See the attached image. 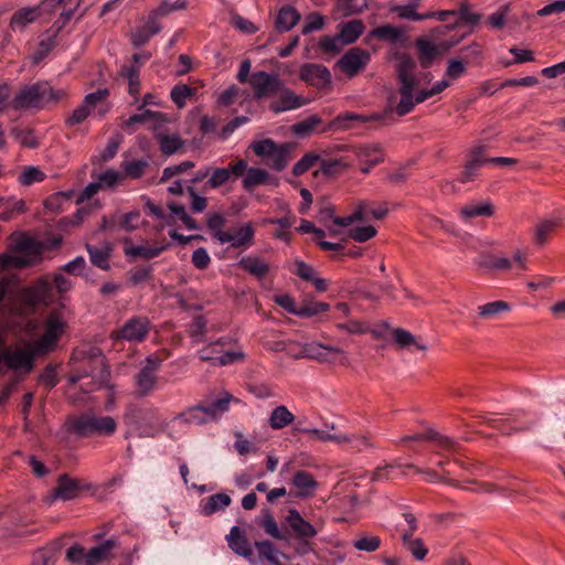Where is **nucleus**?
Here are the masks:
<instances>
[{"instance_id":"1","label":"nucleus","mask_w":565,"mask_h":565,"mask_svg":"<svg viewBox=\"0 0 565 565\" xmlns=\"http://www.w3.org/2000/svg\"><path fill=\"white\" fill-rule=\"evenodd\" d=\"M42 246L33 237L21 234L12 246V253L0 255V267L2 269H21L35 265L41 260Z\"/></svg>"},{"instance_id":"2","label":"nucleus","mask_w":565,"mask_h":565,"mask_svg":"<svg viewBox=\"0 0 565 565\" xmlns=\"http://www.w3.org/2000/svg\"><path fill=\"white\" fill-rule=\"evenodd\" d=\"M64 94L63 90L55 92L46 82H38L23 86L11 100L10 106L14 110L43 108L46 104L61 99Z\"/></svg>"},{"instance_id":"3","label":"nucleus","mask_w":565,"mask_h":565,"mask_svg":"<svg viewBox=\"0 0 565 565\" xmlns=\"http://www.w3.org/2000/svg\"><path fill=\"white\" fill-rule=\"evenodd\" d=\"M117 423L111 416H96L92 413L82 414L70 422L71 433L79 437L109 436L115 433Z\"/></svg>"},{"instance_id":"4","label":"nucleus","mask_w":565,"mask_h":565,"mask_svg":"<svg viewBox=\"0 0 565 565\" xmlns=\"http://www.w3.org/2000/svg\"><path fill=\"white\" fill-rule=\"evenodd\" d=\"M109 376V369L105 364L104 358L99 356L98 359L89 360L87 365L74 371L70 375V382L75 384L86 379H90L88 382L81 384V388L85 393H90L106 385Z\"/></svg>"},{"instance_id":"5","label":"nucleus","mask_w":565,"mask_h":565,"mask_svg":"<svg viewBox=\"0 0 565 565\" xmlns=\"http://www.w3.org/2000/svg\"><path fill=\"white\" fill-rule=\"evenodd\" d=\"M150 331V322L146 317H132L111 333L114 340L142 342Z\"/></svg>"},{"instance_id":"6","label":"nucleus","mask_w":565,"mask_h":565,"mask_svg":"<svg viewBox=\"0 0 565 565\" xmlns=\"http://www.w3.org/2000/svg\"><path fill=\"white\" fill-rule=\"evenodd\" d=\"M249 84L254 89L256 99L276 96L280 86H282V82L277 74L264 71L253 73L249 77Z\"/></svg>"},{"instance_id":"7","label":"nucleus","mask_w":565,"mask_h":565,"mask_svg":"<svg viewBox=\"0 0 565 565\" xmlns=\"http://www.w3.org/2000/svg\"><path fill=\"white\" fill-rule=\"evenodd\" d=\"M161 360L153 355H149L145 365L135 375V383L140 395H149L156 387L157 373L160 370Z\"/></svg>"},{"instance_id":"8","label":"nucleus","mask_w":565,"mask_h":565,"mask_svg":"<svg viewBox=\"0 0 565 565\" xmlns=\"http://www.w3.org/2000/svg\"><path fill=\"white\" fill-rule=\"evenodd\" d=\"M221 244L231 243L233 248H247L253 245L255 231L252 223L232 231H217L213 234Z\"/></svg>"},{"instance_id":"9","label":"nucleus","mask_w":565,"mask_h":565,"mask_svg":"<svg viewBox=\"0 0 565 565\" xmlns=\"http://www.w3.org/2000/svg\"><path fill=\"white\" fill-rule=\"evenodd\" d=\"M23 297L31 306L50 305L54 299L52 281L47 277L38 279L25 288Z\"/></svg>"},{"instance_id":"10","label":"nucleus","mask_w":565,"mask_h":565,"mask_svg":"<svg viewBox=\"0 0 565 565\" xmlns=\"http://www.w3.org/2000/svg\"><path fill=\"white\" fill-rule=\"evenodd\" d=\"M234 397L228 392H222L213 399H204L199 405L201 406L202 414H204L207 423L218 420L223 414L230 409L231 402Z\"/></svg>"},{"instance_id":"11","label":"nucleus","mask_w":565,"mask_h":565,"mask_svg":"<svg viewBox=\"0 0 565 565\" xmlns=\"http://www.w3.org/2000/svg\"><path fill=\"white\" fill-rule=\"evenodd\" d=\"M370 57L366 50L352 47L340 58L339 66L349 76H354L367 65Z\"/></svg>"},{"instance_id":"12","label":"nucleus","mask_w":565,"mask_h":565,"mask_svg":"<svg viewBox=\"0 0 565 565\" xmlns=\"http://www.w3.org/2000/svg\"><path fill=\"white\" fill-rule=\"evenodd\" d=\"M278 99L269 105V109L275 113H284L302 107L307 104V99L301 95L295 94L291 89L280 86V90L277 94Z\"/></svg>"},{"instance_id":"13","label":"nucleus","mask_w":565,"mask_h":565,"mask_svg":"<svg viewBox=\"0 0 565 565\" xmlns=\"http://www.w3.org/2000/svg\"><path fill=\"white\" fill-rule=\"evenodd\" d=\"M300 78L309 85L323 87L331 82L330 71L322 64L307 63L300 67Z\"/></svg>"},{"instance_id":"14","label":"nucleus","mask_w":565,"mask_h":565,"mask_svg":"<svg viewBox=\"0 0 565 565\" xmlns=\"http://www.w3.org/2000/svg\"><path fill=\"white\" fill-rule=\"evenodd\" d=\"M489 158L484 157V147L476 146L471 149L469 159L460 177V182L466 183L471 181L477 174L479 169L488 163Z\"/></svg>"},{"instance_id":"15","label":"nucleus","mask_w":565,"mask_h":565,"mask_svg":"<svg viewBox=\"0 0 565 565\" xmlns=\"http://www.w3.org/2000/svg\"><path fill=\"white\" fill-rule=\"evenodd\" d=\"M161 31L159 20L149 13L146 22L131 33V42L136 47H140L149 42V40Z\"/></svg>"},{"instance_id":"16","label":"nucleus","mask_w":565,"mask_h":565,"mask_svg":"<svg viewBox=\"0 0 565 565\" xmlns=\"http://www.w3.org/2000/svg\"><path fill=\"white\" fill-rule=\"evenodd\" d=\"M286 521L300 540L312 539L317 535L315 526L306 521L296 509L288 511Z\"/></svg>"},{"instance_id":"17","label":"nucleus","mask_w":565,"mask_h":565,"mask_svg":"<svg viewBox=\"0 0 565 565\" xmlns=\"http://www.w3.org/2000/svg\"><path fill=\"white\" fill-rule=\"evenodd\" d=\"M396 58L398 60L396 73L399 85L417 86L418 81L414 74L415 61L407 54H397Z\"/></svg>"},{"instance_id":"18","label":"nucleus","mask_w":565,"mask_h":565,"mask_svg":"<svg viewBox=\"0 0 565 565\" xmlns=\"http://www.w3.org/2000/svg\"><path fill=\"white\" fill-rule=\"evenodd\" d=\"M118 546L117 540L108 539L102 544L92 547L86 553V565H98L114 557L113 551Z\"/></svg>"},{"instance_id":"19","label":"nucleus","mask_w":565,"mask_h":565,"mask_svg":"<svg viewBox=\"0 0 565 565\" xmlns=\"http://www.w3.org/2000/svg\"><path fill=\"white\" fill-rule=\"evenodd\" d=\"M367 38H376L391 44L404 43L406 40L404 28L392 24L381 25L371 30Z\"/></svg>"},{"instance_id":"20","label":"nucleus","mask_w":565,"mask_h":565,"mask_svg":"<svg viewBox=\"0 0 565 565\" xmlns=\"http://www.w3.org/2000/svg\"><path fill=\"white\" fill-rule=\"evenodd\" d=\"M230 548L239 556L249 558L253 556V550L246 536L238 526H233L226 535Z\"/></svg>"},{"instance_id":"21","label":"nucleus","mask_w":565,"mask_h":565,"mask_svg":"<svg viewBox=\"0 0 565 565\" xmlns=\"http://www.w3.org/2000/svg\"><path fill=\"white\" fill-rule=\"evenodd\" d=\"M402 440L403 441L431 440V441H435L439 448H441L444 450H449V451L456 450V447H457V443L452 438H450L448 436H443L433 429L427 430L425 434L407 435V436L403 437Z\"/></svg>"},{"instance_id":"22","label":"nucleus","mask_w":565,"mask_h":565,"mask_svg":"<svg viewBox=\"0 0 565 565\" xmlns=\"http://www.w3.org/2000/svg\"><path fill=\"white\" fill-rule=\"evenodd\" d=\"M416 47L418 50V60L423 68L431 66L434 60L441 54L438 44H434L426 38H418L416 40Z\"/></svg>"},{"instance_id":"23","label":"nucleus","mask_w":565,"mask_h":565,"mask_svg":"<svg viewBox=\"0 0 565 565\" xmlns=\"http://www.w3.org/2000/svg\"><path fill=\"white\" fill-rule=\"evenodd\" d=\"M473 263L479 269L487 271H504L509 270L512 266V263L509 258L495 257L489 253L481 254L473 260Z\"/></svg>"},{"instance_id":"24","label":"nucleus","mask_w":565,"mask_h":565,"mask_svg":"<svg viewBox=\"0 0 565 565\" xmlns=\"http://www.w3.org/2000/svg\"><path fill=\"white\" fill-rule=\"evenodd\" d=\"M169 247V244L164 245H128V242H125L124 253L128 257H139L146 260L158 257L163 250Z\"/></svg>"},{"instance_id":"25","label":"nucleus","mask_w":565,"mask_h":565,"mask_svg":"<svg viewBox=\"0 0 565 565\" xmlns=\"http://www.w3.org/2000/svg\"><path fill=\"white\" fill-rule=\"evenodd\" d=\"M355 154L361 163L371 167L384 161V153L379 143L360 146L356 148Z\"/></svg>"},{"instance_id":"26","label":"nucleus","mask_w":565,"mask_h":565,"mask_svg":"<svg viewBox=\"0 0 565 565\" xmlns=\"http://www.w3.org/2000/svg\"><path fill=\"white\" fill-rule=\"evenodd\" d=\"M77 480L70 478L67 475L58 477L57 486L54 489V497L64 501L76 498L79 493Z\"/></svg>"},{"instance_id":"27","label":"nucleus","mask_w":565,"mask_h":565,"mask_svg":"<svg viewBox=\"0 0 565 565\" xmlns=\"http://www.w3.org/2000/svg\"><path fill=\"white\" fill-rule=\"evenodd\" d=\"M364 24L361 20H351L339 25V39L341 43L352 44L354 43L364 32Z\"/></svg>"},{"instance_id":"28","label":"nucleus","mask_w":565,"mask_h":565,"mask_svg":"<svg viewBox=\"0 0 565 565\" xmlns=\"http://www.w3.org/2000/svg\"><path fill=\"white\" fill-rule=\"evenodd\" d=\"M42 11L40 7L24 8L14 12L10 25L12 30H24L30 23L34 22Z\"/></svg>"},{"instance_id":"29","label":"nucleus","mask_w":565,"mask_h":565,"mask_svg":"<svg viewBox=\"0 0 565 565\" xmlns=\"http://www.w3.org/2000/svg\"><path fill=\"white\" fill-rule=\"evenodd\" d=\"M456 15H458L457 22L451 26H439L436 29V32L439 34H444L446 30L454 29L460 24H468L475 26L479 23L481 17L478 13L470 11V6L467 2L460 4L458 10H456Z\"/></svg>"},{"instance_id":"30","label":"nucleus","mask_w":565,"mask_h":565,"mask_svg":"<svg viewBox=\"0 0 565 565\" xmlns=\"http://www.w3.org/2000/svg\"><path fill=\"white\" fill-rule=\"evenodd\" d=\"M291 483L297 488L299 497L312 495L318 486L312 475L303 470H299L294 475Z\"/></svg>"},{"instance_id":"31","label":"nucleus","mask_w":565,"mask_h":565,"mask_svg":"<svg viewBox=\"0 0 565 565\" xmlns=\"http://www.w3.org/2000/svg\"><path fill=\"white\" fill-rule=\"evenodd\" d=\"M259 524L263 526L265 533L269 536L280 541H289L290 536L288 531H282L279 529L275 518L269 510H263Z\"/></svg>"},{"instance_id":"32","label":"nucleus","mask_w":565,"mask_h":565,"mask_svg":"<svg viewBox=\"0 0 565 565\" xmlns=\"http://www.w3.org/2000/svg\"><path fill=\"white\" fill-rule=\"evenodd\" d=\"M300 13L291 6L282 7L276 19V28L281 32L291 30L300 21Z\"/></svg>"},{"instance_id":"33","label":"nucleus","mask_w":565,"mask_h":565,"mask_svg":"<svg viewBox=\"0 0 565 565\" xmlns=\"http://www.w3.org/2000/svg\"><path fill=\"white\" fill-rule=\"evenodd\" d=\"M295 420V415L285 405L275 407L268 418L271 429L279 430L289 426Z\"/></svg>"},{"instance_id":"34","label":"nucleus","mask_w":565,"mask_h":565,"mask_svg":"<svg viewBox=\"0 0 565 565\" xmlns=\"http://www.w3.org/2000/svg\"><path fill=\"white\" fill-rule=\"evenodd\" d=\"M238 266L258 279L264 278L269 271L268 264H266L257 256L243 257L238 262Z\"/></svg>"},{"instance_id":"35","label":"nucleus","mask_w":565,"mask_h":565,"mask_svg":"<svg viewBox=\"0 0 565 565\" xmlns=\"http://www.w3.org/2000/svg\"><path fill=\"white\" fill-rule=\"evenodd\" d=\"M232 502V499L226 493H216L205 499L201 505V511L204 515H211L217 511L225 510Z\"/></svg>"},{"instance_id":"36","label":"nucleus","mask_w":565,"mask_h":565,"mask_svg":"<svg viewBox=\"0 0 565 565\" xmlns=\"http://www.w3.org/2000/svg\"><path fill=\"white\" fill-rule=\"evenodd\" d=\"M493 214V205L489 201L472 202L460 210V216L468 221L477 216H491Z\"/></svg>"},{"instance_id":"37","label":"nucleus","mask_w":565,"mask_h":565,"mask_svg":"<svg viewBox=\"0 0 565 565\" xmlns=\"http://www.w3.org/2000/svg\"><path fill=\"white\" fill-rule=\"evenodd\" d=\"M415 87L416 86H411V85H399L398 90L401 94V99L395 107V111L399 117L405 116L408 113H411L413 110V108L415 107V105L417 104L414 98Z\"/></svg>"},{"instance_id":"38","label":"nucleus","mask_w":565,"mask_h":565,"mask_svg":"<svg viewBox=\"0 0 565 565\" xmlns=\"http://www.w3.org/2000/svg\"><path fill=\"white\" fill-rule=\"evenodd\" d=\"M119 76L127 79L128 92L137 100L140 90L139 65H122L119 71Z\"/></svg>"},{"instance_id":"39","label":"nucleus","mask_w":565,"mask_h":565,"mask_svg":"<svg viewBox=\"0 0 565 565\" xmlns=\"http://www.w3.org/2000/svg\"><path fill=\"white\" fill-rule=\"evenodd\" d=\"M119 76L127 79L128 92L137 100L140 90L139 65H122L119 71Z\"/></svg>"},{"instance_id":"40","label":"nucleus","mask_w":565,"mask_h":565,"mask_svg":"<svg viewBox=\"0 0 565 565\" xmlns=\"http://www.w3.org/2000/svg\"><path fill=\"white\" fill-rule=\"evenodd\" d=\"M174 424H184V425H203L206 424L207 420L202 414L201 406L194 405L191 407H188L182 413L178 414L173 418Z\"/></svg>"},{"instance_id":"41","label":"nucleus","mask_w":565,"mask_h":565,"mask_svg":"<svg viewBox=\"0 0 565 565\" xmlns=\"http://www.w3.org/2000/svg\"><path fill=\"white\" fill-rule=\"evenodd\" d=\"M211 348H204L200 351L202 361H210L213 365H227L243 359L244 354L238 351H226L217 356H212L209 351Z\"/></svg>"},{"instance_id":"42","label":"nucleus","mask_w":565,"mask_h":565,"mask_svg":"<svg viewBox=\"0 0 565 565\" xmlns=\"http://www.w3.org/2000/svg\"><path fill=\"white\" fill-rule=\"evenodd\" d=\"M270 178L267 171L259 168H249L242 181L243 188L250 192L255 188L269 183Z\"/></svg>"},{"instance_id":"43","label":"nucleus","mask_w":565,"mask_h":565,"mask_svg":"<svg viewBox=\"0 0 565 565\" xmlns=\"http://www.w3.org/2000/svg\"><path fill=\"white\" fill-rule=\"evenodd\" d=\"M562 224V218H546L541 221L534 233L535 243L543 245L547 242L550 235H552Z\"/></svg>"},{"instance_id":"44","label":"nucleus","mask_w":565,"mask_h":565,"mask_svg":"<svg viewBox=\"0 0 565 565\" xmlns=\"http://www.w3.org/2000/svg\"><path fill=\"white\" fill-rule=\"evenodd\" d=\"M290 149L291 145L288 142L279 145L275 152L269 156L268 164L276 171H282L287 167Z\"/></svg>"},{"instance_id":"45","label":"nucleus","mask_w":565,"mask_h":565,"mask_svg":"<svg viewBox=\"0 0 565 565\" xmlns=\"http://www.w3.org/2000/svg\"><path fill=\"white\" fill-rule=\"evenodd\" d=\"M393 340L399 348L403 349L415 347L416 349L422 351L427 350L426 344L418 342L409 331L402 328H396L393 330Z\"/></svg>"},{"instance_id":"46","label":"nucleus","mask_w":565,"mask_h":565,"mask_svg":"<svg viewBox=\"0 0 565 565\" xmlns=\"http://www.w3.org/2000/svg\"><path fill=\"white\" fill-rule=\"evenodd\" d=\"M406 466H402L401 463H392L385 465L384 467H379L374 470L371 480L372 481H384V480H393L397 476H405L404 469Z\"/></svg>"},{"instance_id":"47","label":"nucleus","mask_w":565,"mask_h":565,"mask_svg":"<svg viewBox=\"0 0 565 565\" xmlns=\"http://www.w3.org/2000/svg\"><path fill=\"white\" fill-rule=\"evenodd\" d=\"M294 430L302 433V434H307L311 438H316V439H318L320 441H324V443L326 441H334V443L341 444V443H344V440H349L348 435L329 434L322 429L297 426L294 428Z\"/></svg>"},{"instance_id":"48","label":"nucleus","mask_w":565,"mask_h":565,"mask_svg":"<svg viewBox=\"0 0 565 565\" xmlns=\"http://www.w3.org/2000/svg\"><path fill=\"white\" fill-rule=\"evenodd\" d=\"M10 134L22 147L31 149L39 147V138L35 136L32 129L13 127Z\"/></svg>"},{"instance_id":"49","label":"nucleus","mask_w":565,"mask_h":565,"mask_svg":"<svg viewBox=\"0 0 565 565\" xmlns=\"http://www.w3.org/2000/svg\"><path fill=\"white\" fill-rule=\"evenodd\" d=\"M186 7V0H162L160 4L150 13L159 20L160 18L167 17L174 11L184 10Z\"/></svg>"},{"instance_id":"50","label":"nucleus","mask_w":565,"mask_h":565,"mask_svg":"<svg viewBox=\"0 0 565 565\" xmlns=\"http://www.w3.org/2000/svg\"><path fill=\"white\" fill-rule=\"evenodd\" d=\"M86 250L89 255L90 263L104 270H108L109 266V253L104 248L86 244Z\"/></svg>"},{"instance_id":"51","label":"nucleus","mask_w":565,"mask_h":565,"mask_svg":"<svg viewBox=\"0 0 565 565\" xmlns=\"http://www.w3.org/2000/svg\"><path fill=\"white\" fill-rule=\"evenodd\" d=\"M195 93L196 88L186 84H178L171 89L170 97L178 108H183L186 99L195 95Z\"/></svg>"},{"instance_id":"52","label":"nucleus","mask_w":565,"mask_h":565,"mask_svg":"<svg viewBox=\"0 0 565 565\" xmlns=\"http://www.w3.org/2000/svg\"><path fill=\"white\" fill-rule=\"evenodd\" d=\"M416 3H408L406 6H395L391 9L392 12L397 13L398 18L412 20V21H423L426 19H431L433 14L426 13H417L416 12Z\"/></svg>"},{"instance_id":"53","label":"nucleus","mask_w":565,"mask_h":565,"mask_svg":"<svg viewBox=\"0 0 565 565\" xmlns=\"http://www.w3.org/2000/svg\"><path fill=\"white\" fill-rule=\"evenodd\" d=\"M382 540L380 536L367 534H362L352 542L354 548L367 553L375 552L380 548Z\"/></svg>"},{"instance_id":"54","label":"nucleus","mask_w":565,"mask_h":565,"mask_svg":"<svg viewBox=\"0 0 565 565\" xmlns=\"http://www.w3.org/2000/svg\"><path fill=\"white\" fill-rule=\"evenodd\" d=\"M45 179V173L40 170L38 167L28 166L24 167L23 171L20 173L18 180L19 183L29 186L33 183L42 182Z\"/></svg>"},{"instance_id":"55","label":"nucleus","mask_w":565,"mask_h":565,"mask_svg":"<svg viewBox=\"0 0 565 565\" xmlns=\"http://www.w3.org/2000/svg\"><path fill=\"white\" fill-rule=\"evenodd\" d=\"M148 167L149 161L147 159L124 161L121 163V168L126 174L132 179H139L142 177Z\"/></svg>"},{"instance_id":"56","label":"nucleus","mask_w":565,"mask_h":565,"mask_svg":"<svg viewBox=\"0 0 565 565\" xmlns=\"http://www.w3.org/2000/svg\"><path fill=\"white\" fill-rule=\"evenodd\" d=\"M510 305L502 300L488 302L478 307V313L482 318H492L502 311H509Z\"/></svg>"},{"instance_id":"57","label":"nucleus","mask_w":565,"mask_h":565,"mask_svg":"<svg viewBox=\"0 0 565 565\" xmlns=\"http://www.w3.org/2000/svg\"><path fill=\"white\" fill-rule=\"evenodd\" d=\"M306 353L310 358H315L318 360H326L328 356V353H334V354H342L344 353L342 349L338 347H324L319 343H312L308 345L306 349Z\"/></svg>"},{"instance_id":"58","label":"nucleus","mask_w":565,"mask_h":565,"mask_svg":"<svg viewBox=\"0 0 565 565\" xmlns=\"http://www.w3.org/2000/svg\"><path fill=\"white\" fill-rule=\"evenodd\" d=\"M56 340L53 338H50L47 334L43 333L38 340H35L32 343H29V348L31 349L34 356L43 355L50 352Z\"/></svg>"},{"instance_id":"59","label":"nucleus","mask_w":565,"mask_h":565,"mask_svg":"<svg viewBox=\"0 0 565 565\" xmlns=\"http://www.w3.org/2000/svg\"><path fill=\"white\" fill-rule=\"evenodd\" d=\"M231 179V171L227 168L211 169V175L205 188L217 189Z\"/></svg>"},{"instance_id":"60","label":"nucleus","mask_w":565,"mask_h":565,"mask_svg":"<svg viewBox=\"0 0 565 565\" xmlns=\"http://www.w3.org/2000/svg\"><path fill=\"white\" fill-rule=\"evenodd\" d=\"M321 118L318 115H311L305 120H301L292 126V131L300 137L309 135L319 124Z\"/></svg>"},{"instance_id":"61","label":"nucleus","mask_w":565,"mask_h":565,"mask_svg":"<svg viewBox=\"0 0 565 565\" xmlns=\"http://www.w3.org/2000/svg\"><path fill=\"white\" fill-rule=\"evenodd\" d=\"M330 309L327 302L315 301L303 306H299L297 316L300 318H312L319 313L326 312Z\"/></svg>"},{"instance_id":"62","label":"nucleus","mask_w":565,"mask_h":565,"mask_svg":"<svg viewBox=\"0 0 565 565\" xmlns=\"http://www.w3.org/2000/svg\"><path fill=\"white\" fill-rule=\"evenodd\" d=\"M320 156L313 152H307L292 168V173L299 177L311 169L318 161Z\"/></svg>"},{"instance_id":"63","label":"nucleus","mask_w":565,"mask_h":565,"mask_svg":"<svg viewBox=\"0 0 565 565\" xmlns=\"http://www.w3.org/2000/svg\"><path fill=\"white\" fill-rule=\"evenodd\" d=\"M279 145H277L273 139H263L260 141H256L252 145L254 152L262 158L268 159Z\"/></svg>"},{"instance_id":"64","label":"nucleus","mask_w":565,"mask_h":565,"mask_svg":"<svg viewBox=\"0 0 565 565\" xmlns=\"http://www.w3.org/2000/svg\"><path fill=\"white\" fill-rule=\"evenodd\" d=\"M292 273L307 282H310L318 275L311 265L299 259L295 262Z\"/></svg>"}]
</instances>
